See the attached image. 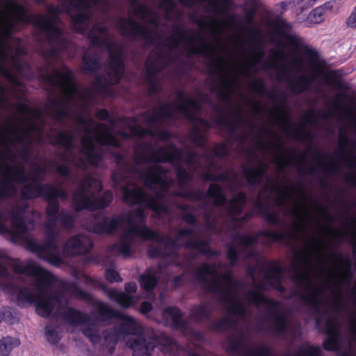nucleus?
Instances as JSON below:
<instances>
[{
  "mask_svg": "<svg viewBox=\"0 0 356 356\" xmlns=\"http://www.w3.org/2000/svg\"><path fill=\"white\" fill-rule=\"evenodd\" d=\"M195 279L202 284V289L208 293L216 294L225 304L228 305L229 313L244 316L246 309L244 305L241 302L235 294L231 293L234 289L241 285L239 281H231L232 273H226L220 275L222 280L227 284L224 288L220 280L216 277V264L202 262L195 269Z\"/></svg>",
  "mask_w": 356,
  "mask_h": 356,
  "instance_id": "nucleus-1",
  "label": "nucleus"
},
{
  "mask_svg": "<svg viewBox=\"0 0 356 356\" xmlns=\"http://www.w3.org/2000/svg\"><path fill=\"white\" fill-rule=\"evenodd\" d=\"M275 32L279 36V44L293 51H298L307 61V66L315 74H321L327 67L318 50L307 43L305 38L292 33L291 23L282 19H276L272 24Z\"/></svg>",
  "mask_w": 356,
  "mask_h": 356,
  "instance_id": "nucleus-2",
  "label": "nucleus"
},
{
  "mask_svg": "<svg viewBox=\"0 0 356 356\" xmlns=\"http://www.w3.org/2000/svg\"><path fill=\"white\" fill-rule=\"evenodd\" d=\"M172 34L170 38L165 39L169 49L177 47L181 42H186L190 47V53L204 56H213L214 58L209 64L211 71L221 73L222 70L218 67L220 64L225 63L222 57L216 54L211 45L207 43L204 37L194 29H189L186 31L181 25L175 24L172 26Z\"/></svg>",
  "mask_w": 356,
  "mask_h": 356,
  "instance_id": "nucleus-3",
  "label": "nucleus"
},
{
  "mask_svg": "<svg viewBox=\"0 0 356 356\" xmlns=\"http://www.w3.org/2000/svg\"><path fill=\"white\" fill-rule=\"evenodd\" d=\"M76 120L80 126L91 127L95 124V131L101 129V132L94 138L87 135L81 139V152L86 156L87 162L91 165L97 166L103 159L102 155L96 149L94 140L103 146H112L117 148L120 147L119 140L105 124L96 123L92 119H88L83 115H79Z\"/></svg>",
  "mask_w": 356,
  "mask_h": 356,
  "instance_id": "nucleus-4",
  "label": "nucleus"
},
{
  "mask_svg": "<svg viewBox=\"0 0 356 356\" xmlns=\"http://www.w3.org/2000/svg\"><path fill=\"white\" fill-rule=\"evenodd\" d=\"M136 149L141 150L135 161L136 164L145 163H165L180 162L182 160L181 155L184 152L178 148L175 144L170 143L167 146L161 147L155 149L152 145L142 143L137 145ZM185 161L189 164H194L197 161V154L195 152L188 151L184 152Z\"/></svg>",
  "mask_w": 356,
  "mask_h": 356,
  "instance_id": "nucleus-5",
  "label": "nucleus"
},
{
  "mask_svg": "<svg viewBox=\"0 0 356 356\" xmlns=\"http://www.w3.org/2000/svg\"><path fill=\"white\" fill-rule=\"evenodd\" d=\"M133 187L122 186V200L127 205H138L134 210V214L136 223L146 225L147 216L145 211V207L153 211L156 215L168 213V207L166 204L161 202L155 197L145 193L136 184H132Z\"/></svg>",
  "mask_w": 356,
  "mask_h": 356,
  "instance_id": "nucleus-6",
  "label": "nucleus"
},
{
  "mask_svg": "<svg viewBox=\"0 0 356 356\" xmlns=\"http://www.w3.org/2000/svg\"><path fill=\"white\" fill-rule=\"evenodd\" d=\"M124 221L130 225V227L122 234L118 243L111 245V249L112 250L118 252L125 257L130 256L131 246L134 241L133 234L144 241L163 242V238L159 232L152 229L147 225H142L141 227H138L136 223V219L131 215L125 217Z\"/></svg>",
  "mask_w": 356,
  "mask_h": 356,
  "instance_id": "nucleus-7",
  "label": "nucleus"
},
{
  "mask_svg": "<svg viewBox=\"0 0 356 356\" xmlns=\"http://www.w3.org/2000/svg\"><path fill=\"white\" fill-rule=\"evenodd\" d=\"M249 302L256 306H267V318L273 322L270 332L275 336H282L288 332L290 322L284 312H277L280 302L266 297L257 291H249L247 293Z\"/></svg>",
  "mask_w": 356,
  "mask_h": 356,
  "instance_id": "nucleus-8",
  "label": "nucleus"
},
{
  "mask_svg": "<svg viewBox=\"0 0 356 356\" xmlns=\"http://www.w3.org/2000/svg\"><path fill=\"white\" fill-rule=\"evenodd\" d=\"M63 72L55 70L53 74L47 68H38V71L42 73L40 76L41 81L49 86L59 88L63 92L65 100L71 102L77 91L74 76L72 70L66 65H63Z\"/></svg>",
  "mask_w": 356,
  "mask_h": 356,
  "instance_id": "nucleus-9",
  "label": "nucleus"
},
{
  "mask_svg": "<svg viewBox=\"0 0 356 356\" xmlns=\"http://www.w3.org/2000/svg\"><path fill=\"white\" fill-rule=\"evenodd\" d=\"M298 267L294 266L293 270L296 271L293 277L292 281L296 286L302 289L305 291H310L309 294H299L298 291L293 293L292 296H298L305 304L309 305L314 310V313L323 314L321 306L323 304L320 296L322 294V290L318 287L312 288V281L309 275L305 271L297 270Z\"/></svg>",
  "mask_w": 356,
  "mask_h": 356,
  "instance_id": "nucleus-10",
  "label": "nucleus"
},
{
  "mask_svg": "<svg viewBox=\"0 0 356 356\" xmlns=\"http://www.w3.org/2000/svg\"><path fill=\"white\" fill-rule=\"evenodd\" d=\"M92 187H96L97 192H100L102 190V182L90 175L81 180L79 187L72 195L73 205L76 211L85 209L94 211L95 197L90 194V190Z\"/></svg>",
  "mask_w": 356,
  "mask_h": 356,
  "instance_id": "nucleus-11",
  "label": "nucleus"
},
{
  "mask_svg": "<svg viewBox=\"0 0 356 356\" xmlns=\"http://www.w3.org/2000/svg\"><path fill=\"white\" fill-rule=\"evenodd\" d=\"M116 27L122 37L131 41H136L140 38L148 45L153 44L154 42L152 31L132 17H120Z\"/></svg>",
  "mask_w": 356,
  "mask_h": 356,
  "instance_id": "nucleus-12",
  "label": "nucleus"
},
{
  "mask_svg": "<svg viewBox=\"0 0 356 356\" xmlns=\"http://www.w3.org/2000/svg\"><path fill=\"white\" fill-rule=\"evenodd\" d=\"M177 195L186 200L197 202L202 201L205 198L211 199L216 207L222 206L227 202V197L222 186L215 183L209 185L206 193L202 191L186 190L178 193Z\"/></svg>",
  "mask_w": 356,
  "mask_h": 356,
  "instance_id": "nucleus-13",
  "label": "nucleus"
},
{
  "mask_svg": "<svg viewBox=\"0 0 356 356\" xmlns=\"http://www.w3.org/2000/svg\"><path fill=\"white\" fill-rule=\"evenodd\" d=\"M259 236L268 238L271 242L282 241L286 238H293V234L288 232H277L263 230L258 232L255 236L250 234L237 233L232 237V241L245 248H249L258 243Z\"/></svg>",
  "mask_w": 356,
  "mask_h": 356,
  "instance_id": "nucleus-14",
  "label": "nucleus"
},
{
  "mask_svg": "<svg viewBox=\"0 0 356 356\" xmlns=\"http://www.w3.org/2000/svg\"><path fill=\"white\" fill-rule=\"evenodd\" d=\"M250 90L259 94L261 96H268V97L273 102H277L280 106L284 105L286 102V95L284 91L281 90H275L273 93L268 95V90L266 87V83L264 79H257L252 81L249 85ZM280 111V120L281 122L289 123L290 118L287 111L279 106Z\"/></svg>",
  "mask_w": 356,
  "mask_h": 356,
  "instance_id": "nucleus-15",
  "label": "nucleus"
},
{
  "mask_svg": "<svg viewBox=\"0 0 356 356\" xmlns=\"http://www.w3.org/2000/svg\"><path fill=\"white\" fill-rule=\"evenodd\" d=\"M42 31L45 33L48 43L51 47L48 51L49 57L54 58L67 49L68 41L63 37L61 29L53 22L42 26Z\"/></svg>",
  "mask_w": 356,
  "mask_h": 356,
  "instance_id": "nucleus-16",
  "label": "nucleus"
},
{
  "mask_svg": "<svg viewBox=\"0 0 356 356\" xmlns=\"http://www.w3.org/2000/svg\"><path fill=\"white\" fill-rule=\"evenodd\" d=\"M8 5L12 8H13V18L15 19V24L21 23H31L35 27H37L42 31V26L46 24L47 22H51L50 19L44 17L43 15L29 14V10L25 6L15 1H9Z\"/></svg>",
  "mask_w": 356,
  "mask_h": 356,
  "instance_id": "nucleus-17",
  "label": "nucleus"
},
{
  "mask_svg": "<svg viewBox=\"0 0 356 356\" xmlns=\"http://www.w3.org/2000/svg\"><path fill=\"white\" fill-rule=\"evenodd\" d=\"M26 248L31 252L35 254L38 258L43 259L54 266L59 267L63 264V260L58 253V250L47 246L46 243H38L33 239L26 241Z\"/></svg>",
  "mask_w": 356,
  "mask_h": 356,
  "instance_id": "nucleus-18",
  "label": "nucleus"
},
{
  "mask_svg": "<svg viewBox=\"0 0 356 356\" xmlns=\"http://www.w3.org/2000/svg\"><path fill=\"white\" fill-rule=\"evenodd\" d=\"M165 173H167V170L163 167L156 164L150 167L141 176L147 187L152 189L153 186H159L161 191L156 193L158 197H163V194L169 190V183L162 177Z\"/></svg>",
  "mask_w": 356,
  "mask_h": 356,
  "instance_id": "nucleus-19",
  "label": "nucleus"
},
{
  "mask_svg": "<svg viewBox=\"0 0 356 356\" xmlns=\"http://www.w3.org/2000/svg\"><path fill=\"white\" fill-rule=\"evenodd\" d=\"M93 248L91 239L84 235H76L68 238L63 248V253L67 257L88 254Z\"/></svg>",
  "mask_w": 356,
  "mask_h": 356,
  "instance_id": "nucleus-20",
  "label": "nucleus"
},
{
  "mask_svg": "<svg viewBox=\"0 0 356 356\" xmlns=\"http://www.w3.org/2000/svg\"><path fill=\"white\" fill-rule=\"evenodd\" d=\"M69 2L73 8L77 10L82 8L84 10L70 17L72 24L76 27V32L83 34L86 31L83 25L87 24L90 20V16L85 10H89L92 4H98L99 0H69Z\"/></svg>",
  "mask_w": 356,
  "mask_h": 356,
  "instance_id": "nucleus-21",
  "label": "nucleus"
},
{
  "mask_svg": "<svg viewBox=\"0 0 356 356\" xmlns=\"http://www.w3.org/2000/svg\"><path fill=\"white\" fill-rule=\"evenodd\" d=\"M15 272L34 277L40 286L49 285L53 282V275L35 263L29 262L24 266H17Z\"/></svg>",
  "mask_w": 356,
  "mask_h": 356,
  "instance_id": "nucleus-22",
  "label": "nucleus"
},
{
  "mask_svg": "<svg viewBox=\"0 0 356 356\" xmlns=\"http://www.w3.org/2000/svg\"><path fill=\"white\" fill-rule=\"evenodd\" d=\"M123 55V49L121 47H118L115 52L108 51L109 68L112 73H108V75L111 81L115 84L120 83L124 76L125 64Z\"/></svg>",
  "mask_w": 356,
  "mask_h": 356,
  "instance_id": "nucleus-23",
  "label": "nucleus"
},
{
  "mask_svg": "<svg viewBox=\"0 0 356 356\" xmlns=\"http://www.w3.org/2000/svg\"><path fill=\"white\" fill-rule=\"evenodd\" d=\"M266 264L268 267L265 269L264 277L266 280L273 281L268 284L276 291L284 293L286 289L282 284V281L286 269L282 267L277 261L270 260Z\"/></svg>",
  "mask_w": 356,
  "mask_h": 356,
  "instance_id": "nucleus-24",
  "label": "nucleus"
},
{
  "mask_svg": "<svg viewBox=\"0 0 356 356\" xmlns=\"http://www.w3.org/2000/svg\"><path fill=\"white\" fill-rule=\"evenodd\" d=\"M124 219L125 218H122L120 216L115 217L102 216L99 220L90 224V230L98 235L113 234Z\"/></svg>",
  "mask_w": 356,
  "mask_h": 356,
  "instance_id": "nucleus-25",
  "label": "nucleus"
},
{
  "mask_svg": "<svg viewBox=\"0 0 356 356\" xmlns=\"http://www.w3.org/2000/svg\"><path fill=\"white\" fill-rule=\"evenodd\" d=\"M218 113V117L215 120L216 123L224 126L231 136L236 135L239 124L245 121L241 108H237L232 113L235 117L234 120H230L222 110H219Z\"/></svg>",
  "mask_w": 356,
  "mask_h": 356,
  "instance_id": "nucleus-26",
  "label": "nucleus"
},
{
  "mask_svg": "<svg viewBox=\"0 0 356 356\" xmlns=\"http://www.w3.org/2000/svg\"><path fill=\"white\" fill-rule=\"evenodd\" d=\"M117 318L122 321L114 327L120 336L141 335L143 328L133 316L120 312V316Z\"/></svg>",
  "mask_w": 356,
  "mask_h": 356,
  "instance_id": "nucleus-27",
  "label": "nucleus"
},
{
  "mask_svg": "<svg viewBox=\"0 0 356 356\" xmlns=\"http://www.w3.org/2000/svg\"><path fill=\"white\" fill-rule=\"evenodd\" d=\"M186 104H181L177 106V108L182 111L186 119L190 122H197L201 125L209 127V122L202 118L196 117L194 111H200L202 110L200 103L193 97L186 99Z\"/></svg>",
  "mask_w": 356,
  "mask_h": 356,
  "instance_id": "nucleus-28",
  "label": "nucleus"
},
{
  "mask_svg": "<svg viewBox=\"0 0 356 356\" xmlns=\"http://www.w3.org/2000/svg\"><path fill=\"white\" fill-rule=\"evenodd\" d=\"M97 310L90 313V317L94 322L104 323L120 316V312L115 310L108 304L98 301L96 303Z\"/></svg>",
  "mask_w": 356,
  "mask_h": 356,
  "instance_id": "nucleus-29",
  "label": "nucleus"
},
{
  "mask_svg": "<svg viewBox=\"0 0 356 356\" xmlns=\"http://www.w3.org/2000/svg\"><path fill=\"white\" fill-rule=\"evenodd\" d=\"M129 343V348L133 350V356H151L156 347L154 341H147L142 335L136 336Z\"/></svg>",
  "mask_w": 356,
  "mask_h": 356,
  "instance_id": "nucleus-30",
  "label": "nucleus"
},
{
  "mask_svg": "<svg viewBox=\"0 0 356 356\" xmlns=\"http://www.w3.org/2000/svg\"><path fill=\"white\" fill-rule=\"evenodd\" d=\"M60 316L65 322L74 326L86 325L91 321L88 314L72 307H67L64 311L60 312Z\"/></svg>",
  "mask_w": 356,
  "mask_h": 356,
  "instance_id": "nucleus-31",
  "label": "nucleus"
},
{
  "mask_svg": "<svg viewBox=\"0 0 356 356\" xmlns=\"http://www.w3.org/2000/svg\"><path fill=\"white\" fill-rule=\"evenodd\" d=\"M55 299L50 295L39 293L35 300L37 314L44 318L49 317L55 307Z\"/></svg>",
  "mask_w": 356,
  "mask_h": 356,
  "instance_id": "nucleus-32",
  "label": "nucleus"
},
{
  "mask_svg": "<svg viewBox=\"0 0 356 356\" xmlns=\"http://www.w3.org/2000/svg\"><path fill=\"white\" fill-rule=\"evenodd\" d=\"M267 170V165L263 163L257 167H243V175L248 184L251 186H259Z\"/></svg>",
  "mask_w": 356,
  "mask_h": 356,
  "instance_id": "nucleus-33",
  "label": "nucleus"
},
{
  "mask_svg": "<svg viewBox=\"0 0 356 356\" xmlns=\"http://www.w3.org/2000/svg\"><path fill=\"white\" fill-rule=\"evenodd\" d=\"M184 247L187 249H195L205 256L217 257L220 254L218 250L211 248L209 239L190 238L184 243Z\"/></svg>",
  "mask_w": 356,
  "mask_h": 356,
  "instance_id": "nucleus-34",
  "label": "nucleus"
},
{
  "mask_svg": "<svg viewBox=\"0 0 356 356\" xmlns=\"http://www.w3.org/2000/svg\"><path fill=\"white\" fill-rule=\"evenodd\" d=\"M46 184H27L21 190V197L24 200H32L42 197H44L46 194Z\"/></svg>",
  "mask_w": 356,
  "mask_h": 356,
  "instance_id": "nucleus-35",
  "label": "nucleus"
},
{
  "mask_svg": "<svg viewBox=\"0 0 356 356\" xmlns=\"http://www.w3.org/2000/svg\"><path fill=\"white\" fill-rule=\"evenodd\" d=\"M331 259L332 261L339 262L340 264V269L342 273L340 280L341 282L350 283L353 277V273L351 272L352 261L348 257L344 258L341 254L338 253H332L331 254Z\"/></svg>",
  "mask_w": 356,
  "mask_h": 356,
  "instance_id": "nucleus-36",
  "label": "nucleus"
},
{
  "mask_svg": "<svg viewBox=\"0 0 356 356\" xmlns=\"http://www.w3.org/2000/svg\"><path fill=\"white\" fill-rule=\"evenodd\" d=\"M163 316H169L172 323V327L176 330L186 329L188 322L184 319L183 312L176 306H168L163 309Z\"/></svg>",
  "mask_w": 356,
  "mask_h": 356,
  "instance_id": "nucleus-37",
  "label": "nucleus"
},
{
  "mask_svg": "<svg viewBox=\"0 0 356 356\" xmlns=\"http://www.w3.org/2000/svg\"><path fill=\"white\" fill-rule=\"evenodd\" d=\"M174 118L175 115L172 110V105L169 103H165L159 108V111L147 117V122L149 124H154L160 120H172Z\"/></svg>",
  "mask_w": 356,
  "mask_h": 356,
  "instance_id": "nucleus-38",
  "label": "nucleus"
},
{
  "mask_svg": "<svg viewBox=\"0 0 356 356\" xmlns=\"http://www.w3.org/2000/svg\"><path fill=\"white\" fill-rule=\"evenodd\" d=\"M102 67V63L95 55L85 54L82 56L81 71L84 74H97Z\"/></svg>",
  "mask_w": 356,
  "mask_h": 356,
  "instance_id": "nucleus-39",
  "label": "nucleus"
},
{
  "mask_svg": "<svg viewBox=\"0 0 356 356\" xmlns=\"http://www.w3.org/2000/svg\"><path fill=\"white\" fill-rule=\"evenodd\" d=\"M63 288L67 293H70L76 299L90 302L92 296L88 292L81 288L76 282H66L63 284Z\"/></svg>",
  "mask_w": 356,
  "mask_h": 356,
  "instance_id": "nucleus-40",
  "label": "nucleus"
},
{
  "mask_svg": "<svg viewBox=\"0 0 356 356\" xmlns=\"http://www.w3.org/2000/svg\"><path fill=\"white\" fill-rule=\"evenodd\" d=\"M103 341L102 348L107 350L108 355H112L119 340L120 334L115 329H106L102 332Z\"/></svg>",
  "mask_w": 356,
  "mask_h": 356,
  "instance_id": "nucleus-41",
  "label": "nucleus"
},
{
  "mask_svg": "<svg viewBox=\"0 0 356 356\" xmlns=\"http://www.w3.org/2000/svg\"><path fill=\"white\" fill-rule=\"evenodd\" d=\"M103 290L106 291L108 298L116 302L122 308L127 309L134 305L133 298L123 292H118L115 289H110L103 287Z\"/></svg>",
  "mask_w": 356,
  "mask_h": 356,
  "instance_id": "nucleus-42",
  "label": "nucleus"
},
{
  "mask_svg": "<svg viewBox=\"0 0 356 356\" xmlns=\"http://www.w3.org/2000/svg\"><path fill=\"white\" fill-rule=\"evenodd\" d=\"M340 336H327L323 342V348L330 352H336L337 356H356L346 350H341Z\"/></svg>",
  "mask_w": 356,
  "mask_h": 356,
  "instance_id": "nucleus-43",
  "label": "nucleus"
},
{
  "mask_svg": "<svg viewBox=\"0 0 356 356\" xmlns=\"http://www.w3.org/2000/svg\"><path fill=\"white\" fill-rule=\"evenodd\" d=\"M190 315L195 321L202 322L204 320L210 321L212 312L208 308L207 303L197 304L192 306Z\"/></svg>",
  "mask_w": 356,
  "mask_h": 356,
  "instance_id": "nucleus-44",
  "label": "nucleus"
},
{
  "mask_svg": "<svg viewBox=\"0 0 356 356\" xmlns=\"http://www.w3.org/2000/svg\"><path fill=\"white\" fill-rule=\"evenodd\" d=\"M326 81L330 82L337 90L343 91V93L339 94L337 98L346 97V92L349 90V86L348 83L341 81L338 79V74L335 70H331L326 73L324 76Z\"/></svg>",
  "mask_w": 356,
  "mask_h": 356,
  "instance_id": "nucleus-45",
  "label": "nucleus"
},
{
  "mask_svg": "<svg viewBox=\"0 0 356 356\" xmlns=\"http://www.w3.org/2000/svg\"><path fill=\"white\" fill-rule=\"evenodd\" d=\"M293 129H290L288 127H284L283 130L286 134L288 137L300 141L311 142L313 137L310 132L304 131V127L301 124L294 125Z\"/></svg>",
  "mask_w": 356,
  "mask_h": 356,
  "instance_id": "nucleus-46",
  "label": "nucleus"
},
{
  "mask_svg": "<svg viewBox=\"0 0 356 356\" xmlns=\"http://www.w3.org/2000/svg\"><path fill=\"white\" fill-rule=\"evenodd\" d=\"M250 37L257 41L252 43L250 47V51L252 54V60L257 64L264 56V52L261 48L259 33L257 31L252 29L250 31Z\"/></svg>",
  "mask_w": 356,
  "mask_h": 356,
  "instance_id": "nucleus-47",
  "label": "nucleus"
},
{
  "mask_svg": "<svg viewBox=\"0 0 356 356\" xmlns=\"http://www.w3.org/2000/svg\"><path fill=\"white\" fill-rule=\"evenodd\" d=\"M314 159L316 161H318V168L320 170H325L329 173L332 174H337L339 172V167L338 164L335 162H332L329 163V166L327 168H324V164L325 163L319 162L318 161L321 159L327 160L331 158V156L327 153H324L321 151H320L318 149H314Z\"/></svg>",
  "mask_w": 356,
  "mask_h": 356,
  "instance_id": "nucleus-48",
  "label": "nucleus"
},
{
  "mask_svg": "<svg viewBox=\"0 0 356 356\" xmlns=\"http://www.w3.org/2000/svg\"><path fill=\"white\" fill-rule=\"evenodd\" d=\"M219 80V84L214 89L211 90V91L216 92L217 97L220 100L229 104L231 102L229 89L232 85L229 81L224 77H220Z\"/></svg>",
  "mask_w": 356,
  "mask_h": 356,
  "instance_id": "nucleus-49",
  "label": "nucleus"
},
{
  "mask_svg": "<svg viewBox=\"0 0 356 356\" xmlns=\"http://www.w3.org/2000/svg\"><path fill=\"white\" fill-rule=\"evenodd\" d=\"M11 223L12 228L16 234L21 235L27 233V225L24 220L22 213L18 211L12 212Z\"/></svg>",
  "mask_w": 356,
  "mask_h": 356,
  "instance_id": "nucleus-50",
  "label": "nucleus"
},
{
  "mask_svg": "<svg viewBox=\"0 0 356 356\" xmlns=\"http://www.w3.org/2000/svg\"><path fill=\"white\" fill-rule=\"evenodd\" d=\"M55 142L53 145H60L65 148L67 151H72L74 148V136L73 134L67 131H60L55 137Z\"/></svg>",
  "mask_w": 356,
  "mask_h": 356,
  "instance_id": "nucleus-51",
  "label": "nucleus"
},
{
  "mask_svg": "<svg viewBox=\"0 0 356 356\" xmlns=\"http://www.w3.org/2000/svg\"><path fill=\"white\" fill-rule=\"evenodd\" d=\"M313 79V77L301 76L296 81H289L290 90L294 94H300L309 88Z\"/></svg>",
  "mask_w": 356,
  "mask_h": 356,
  "instance_id": "nucleus-52",
  "label": "nucleus"
},
{
  "mask_svg": "<svg viewBox=\"0 0 356 356\" xmlns=\"http://www.w3.org/2000/svg\"><path fill=\"white\" fill-rule=\"evenodd\" d=\"M235 325V321L231 318L222 317L218 321L211 322L209 328L213 332L223 333L228 329L234 327Z\"/></svg>",
  "mask_w": 356,
  "mask_h": 356,
  "instance_id": "nucleus-53",
  "label": "nucleus"
},
{
  "mask_svg": "<svg viewBox=\"0 0 356 356\" xmlns=\"http://www.w3.org/2000/svg\"><path fill=\"white\" fill-rule=\"evenodd\" d=\"M227 342V353L230 355H235L243 349L245 342V337L244 334H241L234 339L228 338Z\"/></svg>",
  "mask_w": 356,
  "mask_h": 356,
  "instance_id": "nucleus-54",
  "label": "nucleus"
},
{
  "mask_svg": "<svg viewBox=\"0 0 356 356\" xmlns=\"http://www.w3.org/2000/svg\"><path fill=\"white\" fill-rule=\"evenodd\" d=\"M175 170L179 187L184 188L188 186L193 179V174L179 165L175 168Z\"/></svg>",
  "mask_w": 356,
  "mask_h": 356,
  "instance_id": "nucleus-55",
  "label": "nucleus"
},
{
  "mask_svg": "<svg viewBox=\"0 0 356 356\" xmlns=\"http://www.w3.org/2000/svg\"><path fill=\"white\" fill-rule=\"evenodd\" d=\"M188 137L191 143L200 148H205L207 143V137L204 135L200 128L195 125L190 131Z\"/></svg>",
  "mask_w": 356,
  "mask_h": 356,
  "instance_id": "nucleus-56",
  "label": "nucleus"
},
{
  "mask_svg": "<svg viewBox=\"0 0 356 356\" xmlns=\"http://www.w3.org/2000/svg\"><path fill=\"white\" fill-rule=\"evenodd\" d=\"M19 345V339L11 337L0 339V356H8L11 350Z\"/></svg>",
  "mask_w": 356,
  "mask_h": 356,
  "instance_id": "nucleus-57",
  "label": "nucleus"
},
{
  "mask_svg": "<svg viewBox=\"0 0 356 356\" xmlns=\"http://www.w3.org/2000/svg\"><path fill=\"white\" fill-rule=\"evenodd\" d=\"M202 3H209L217 14H225L233 6L232 0H200Z\"/></svg>",
  "mask_w": 356,
  "mask_h": 356,
  "instance_id": "nucleus-58",
  "label": "nucleus"
},
{
  "mask_svg": "<svg viewBox=\"0 0 356 356\" xmlns=\"http://www.w3.org/2000/svg\"><path fill=\"white\" fill-rule=\"evenodd\" d=\"M8 171L12 175L11 181L24 183L28 181V176L24 167L21 165H8Z\"/></svg>",
  "mask_w": 356,
  "mask_h": 356,
  "instance_id": "nucleus-59",
  "label": "nucleus"
},
{
  "mask_svg": "<svg viewBox=\"0 0 356 356\" xmlns=\"http://www.w3.org/2000/svg\"><path fill=\"white\" fill-rule=\"evenodd\" d=\"M113 200V193L109 191H105L100 197L94 200V211L97 209H104L110 206Z\"/></svg>",
  "mask_w": 356,
  "mask_h": 356,
  "instance_id": "nucleus-60",
  "label": "nucleus"
},
{
  "mask_svg": "<svg viewBox=\"0 0 356 356\" xmlns=\"http://www.w3.org/2000/svg\"><path fill=\"white\" fill-rule=\"evenodd\" d=\"M88 326L83 329V334L90 340L93 344L96 345L102 341V337L97 330L95 328V322L90 321L86 323Z\"/></svg>",
  "mask_w": 356,
  "mask_h": 356,
  "instance_id": "nucleus-61",
  "label": "nucleus"
},
{
  "mask_svg": "<svg viewBox=\"0 0 356 356\" xmlns=\"http://www.w3.org/2000/svg\"><path fill=\"white\" fill-rule=\"evenodd\" d=\"M130 4L134 9V14L144 17L145 15L154 16V11L145 3L140 2L138 0H131Z\"/></svg>",
  "mask_w": 356,
  "mask_h": 356,
  "instance_id": "nucleus-62",
  "label": "nucleus"
},
{
  "mask_svg": "<svg viewBox=\"0 0 356 356\" xmlns=\"http://www.w3.org/2000/svg\"><path fill=\"white\" fill-rule=\"evenodd\" d=\"M138 281L140 287L146 291H150L154 289L157 284V279L156 276L149 273L141 275Z\"/></svg>",
  "mask_w": 356,
  "mask_h": 356,
  "instance_id": "nucleus-63",
  "label": "nucleus"
},
{
  "mask_svg": "<svg viewBox=\"0 0 356 356\" xmlns=\"http://www.w3.org/2000/svg\"><path fill=\"white\" fill-rule=\"evenodd\" d=\"M35 300V296L26 287L21 289L17 295V304L19 307H24L27 303H33Z\"/></svg>",
  "mask_w": 356,
  "mask_h": 356,
  "instance_id": "nucleus-64",
  "label": "nucleus"
}]
</instances>
